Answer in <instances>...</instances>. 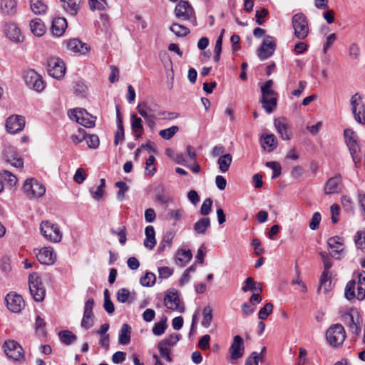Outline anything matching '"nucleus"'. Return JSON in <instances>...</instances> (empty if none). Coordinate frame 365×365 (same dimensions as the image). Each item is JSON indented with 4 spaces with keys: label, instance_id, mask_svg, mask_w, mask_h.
<instances>
[{
    "label": "nucleus",
    "instance_id": "nucleus-1",
    "mask_svg": "<svg viewBox=\"0 0 365 365\" xmlns=\"http://www.w3.org/2000/svg\"><path fill=\"white\" fill-rule=\"evenodd\" d=\"M292 25L294 36L299 39H305L309 34L308 20L302 13H297L292 18Z\"/></svg>",
    "mask_w": 365,
    "mask_h": 365
},
{
    "label": "nucleus",
    "instance_id": "nucleus-2",
    "mask_svg": "<svg viewBox=\"0 0 365 365\" xmlns=\"http://www.w3.org/2000/svg\"><path fill=\"white\" fill-rule=\"evenodd\" d=\"M30 294L36 302H42L46 295V289L41 279L37 272L31 274L29 277Z\"/></svg>",
    "mask_w": 365,
    "mask_h": 365
},
{
    "label": "nucleus",
    "instance_id": "nucleus-3",
    "mask_svg": "<svg viewBox=\"0 0 365 365\" xmlns=\"http://www.w3.org/2000/svg\"><path fill=\"white\" fill-rule=\"evenodd\" d=\"M346 143L349 148L350 154L356 167L361 161L360 147L358 143V136L351 129L344 130Z\"/></svg>",
    "mask_w": 365,
    "mask_h": 365
},
{
    "label": "nucleus",
    "instance_id": "nucleus-4",
    "mask_svg": "<svg viewBox=\"0 0 365 365\" xmlns=\"http://www.w3.org/2000/svg\"><path fill=\"white\" fill-rule=\"evenodd\" d=\"M175 14L178 19L189 21L194 26H197L195 11L188 1H180L175 8Z\"/></svg>",
    "mask_w": 365,
    "mask_h": 365
},
{
    "label": "nucleus",
    "instance_id": "nucleus-5",
    "mask_svg": "<svg viewBox=\"0 0 365 365\" xmlns=\"http://www.w3.org/2000/svg\"><path fill=\"white\" fill-rule=\"evenodd\" d=\"M326 339L332 346L341 345L346 339L344 327L340 324L331 325L326 331Z\"/></svg>",
    "mask_w": 365,
    "mask_h": 365
},
{
    "label": "nucleus",
    "instance_id": "nucleus-6",
    "mask_svg": "<svg viewBox=\"0 0 365 365\" xmlns=\"http://www.w3.org/2000/svg\"><path fill=\"white\" fill-rule=\"evenodd\" d=\"M40 230L43 237L51 242H59L62 239L58 226L49 221H43L40 225Z\"/></svg>",
    "mask_w": 365,
    "mask_h": 365
},
{
    "label": "nucleus",
    "instance_id": "nucleus-7",
    "mask_svg": "<svg viewBox=\"0 0 365 365\" xmlns=\"http://www.w3.org/2000/svg\"><path fill=\"white\" fill-rule=\"evenodd\" d=\"M1 155L3 158L15 168H23L24 160L16 148L9 143L2 145Z\"/></svg>",
    "mask_w": 365,
    "mask_h": 365
},
{
    "label": "nucleus",
    "instance_id": "nucleus-8",
    "mask_svg": "<svg viewBox=\"0 0 365 365\" xmlns=\"http://www.w3.org/2000/svg\"><path fill=\"white\" fill-rule=\"evenodd\" d=\"M23 188L26 196L30 199L40 197L46 192L44 185L34 178L27 179Z\"/></svg>",
    "mask_w": 365,
    "mask_h": 365
},
{
    "label": "nucleus",
    "instance_id": "nucleus-9",
    "mask_svg": "<svg viewBox=\"0 0 365 365\" xmlns=\"http://www.w3.org/2000/svg\"><path fill=\"white\" fill-rule=\"evenodd\" d=\"M136 110L142 117H163L166 114L165 111L159 110L158 104L152 102H140Z\"/></svg>",
    "mask_w": 365,
    "mask_h": 365
},
{
    "label": "nucleus",
    "instance_id": "nucleus-10",
    "mask_svg": "<svg viewBox=\"0 0 365 365\" xmlns=\"http://www.w3.org/2000/svg\"><path fill=\"white\" fill-rule=\"evenodd\" d=\"M3 348L6 355L14 361H21L24 358V351L21 346L14 340H7Z\"/></svg>",
    "mask_w": 365,
    "mask_h": 365
},
{
    "label": "nucleus",
    "instance_id": "nucleus-11",
    "mask_svg": "<svg viewBox=\"0 0 365 365\" xmlns=\"http://www.w3.org/2000/svg\"><path fill=\"white\" fill-rule=\"evenodd\" d=\"M47 71L50 76L60 79L65 75L66 66L63 61L59 58L51 57L47 61Z\"/></svg>",
    "mask_w": 365,
    "mask_h": 365
},
{
    "label": "nucleus",
    "instance_id": "nucleus-12",
    "mask_svg": "<svg viewBox=\"0 0 365 365\" xmlns=\"http://www.w3.org/2000/svg\"><path fill=\"white\" fill-rule=\"evenodd\" d=\"M351 110L355 120L360 124H365V108L361 96L356 93L351 98Z\"/></svg>",
    "mask_w": 365,
    "mask_h": 365
},
{
    "label": "nucleus",
    "instance_id": "nucleus-13",
    "mask_svg": "<svg viewBox=\"0 0 365 365\" xmlns=\"http://www.w3.org/2000/svg\"><path fill=\"white\" fill-rule=\"evenodd\" d=\"M24 81L29 88L37 92L42 91L45 88V83L42 77L34 70H29L26 73Z\"/></svg>",
    "mask_w": 365,
    "mask_h": 365
},
{
    "label": "nucleus",
    "instance_id": "nucleus-14",
    "mask_svg": "<svg viewBox=\"0 0 365 365\" xmlns=\"http://www.w3.org/2000/svg\"><path fill=\"white\" fill-rule=\"evenodd\" d=\"M276 43L274 38L270 36H266L263 39L262 45L257 50L258 57L261 60H265L274 53Z\"/></svg>",
    "mask_w": 365,
    "mask_h": 365
},
{
    "label": "nucleus",
    "instance_id": "nucleus-15",
    "mask_svg": "<svg viewBox=\"0 0 365 365\" xmlns=\"http://www.w3.org/2000/svg\"><path fill=\"white\" fill-rule=\"evenodd\" d=\"M5 301L7 308L14 313L20 312L24 307L22 297L14 292L9 293L5 297Z\"/></svg>",
    "mask_w": 365,
    "mask_h": 365
},
{
    "label": "nucleus",
    "instance_id": "nucleus-16",
    "mask_svg": "<svg viewBox=\"0 0 365 365\" xmlns=\"http://www.w3.org/2000/svg\"><path fill=\"white\" fill-rule=\"evenodd\" d=\"M94 306V300L93 299H88L84 306L83 315L81 322V326L84 329H88L93 326L94 315L93 308Z\"/></svg>",
    "mask_w": 365,
    "mask_h": 365
},
{
    "label": "nucleus",
    "instance_id": "nucleus-17",
    "mask_svg": "<svg viewBox=\"0 0 365 365\" xmlns=\"http://www.w3.org/2000/svg\"><path fill=\"white\" fill-rule=\"evenodd\" d=\"M25 126V118L22 115H14L9 117L6 121V130L11 134L21 131Z\"/></svg>",
    "mask_w": 365,
    "mask_h": 365
},
{
    "label": "nucleus",
    "instance_id": "nucleus-18",
    "mask_svg": "<svg viewBox=\"0 0 365 365\" xmlns=\"http://www.w3.org/2000/svg\"><path fill=\"white\" fill-rule=\"evenodd\" d=\"M164 304L172 311H178L180 313L185 312L184 305L181 303L180 297L176 292L167 293L164 298Z\"/></svg>",
    "mask_w": 365,
    "mask_h": 365
},
{
    "label": "nucleus",
    "instance_id": "nucleus-19",
    "mask_svg": "<svg viewBox=\"0 0 365 365\" xmlns=\"http://www.w3.org/2000/svg\"><path fill=\"white\" fill-rule=\"evenodd\" d=\"M6 36L12 42H21L24 36L18 25L13 22H7L4 24V29Z\"/></svg>",
    "mask_w": 365,
    "mask_h": 365
},
{
    "label": "nucleus",
    "instance_id": "nucleus-20",
    "mask_svg": "<svg viewBox=\"0 0 365 365\" xmlns=\"http://www.w3.org/2000/svg\"><path fill=\"white\" fill-rule=\"evenodd\" d=\"M245 351L244 340L239 336L233 337L232 343L229 348V353L232 360H237L242 357Z\"/></svg>",
    "mask_w": 365,
    "mask_h": 365
},
{
    "label": "nucleus",
    "instance_id": "nucleus-21",
    "mask_svg": "<svg viewBox=\"0 0 365 365\" xmlns=\"http://www.w3.org/2000/svg\"><path fill=\"white\" fill-rule=\"evenodd\" d=\"M343 188L342 179L340 175L330 178L324 185V192L326 195L341 192Z\"/></svg>",
    "mask_w": 365,
    "mask_h": 365
},
{
    "label": "nucleus",
    "instance_id": "nucleus-22",
    "mask_svg": "<svg viewBox=\"0 0 365 365\" xmlns=\"http://www.w3.org/2000/svg\"><path fill=\"white\" fill-rule=\"evenodd\" d=\"M36 258L41 264L51 265L54 264L56 255L51 247H45L38 251Z\"/></svg>",
    "mask_w": 365,
    "mask_h": 365
},
{
    "label": "nucleus",
    "instance_id": "nucleus-23",
    "mask_svg": "<svg viewBox=\"0 0 365 365\" xmlns=\"http://www.w3.org/2000/svg\"><path fill=\"white\" fill-rule=\"evenodd\" d=\"M66 28L67 21L65 18L56 17L53 19L51 30L53 36L56 37L61 36Z\"/></svg>",
    "mask_w": 365,
    "mask_h": 365
},
{
    "label": "nucleus",
    "instance_id": "nucleus-24",
    "mask_svg": "<svg viewBox=\"0 0 365 365\" xmlns=\"http://www.w3.org/2000/svg\"><path fill=\"white\" fill-rule=\"evenodd\" d=\"M328 246L331 250L330 255L333 257H336L337 255H341L344 252L343 243L341 242L340 237L338 236L330 237L327 242Z\"/></svg>",
    "mask_w": 365,
    "mask_h": 365
},
{
    "label": "nucleus",
    "instance_id": "nucleus-25",
    "mask_svg": "<svg viewBox=\"0 0 365 365\" xmlns=\"http://www.w3.org/2000/svg\"><path fill=\"white\" fill-rule=\"evenodd\" d=\"M274 127L284 140L290 139V135L288 132V125L284 118H277L274 122Z\"/></svg>",
    "mask_w": 365,
    "mask_h": 365
},
{
    "label": "nucleus",
    "instance_id": "nucleus-26",
    "mask_svg": "<svg viewBox=\"0 0 365 365\" xmlns=\"http://www.w3.org/2000/svg\"><path fill=\"white\" fill-rule=\"evenodd\" d=\"M66 45L70 51L75 53H85L88 51L86 44L77 38H73L67 41L66 42Z\"/></svg>",
    "mask_w": 365,
    "mask_h": 365
},
{
    "label": "nucleus",
    "instance_id": "nucleus-27",
    "mask_svg": "<svg viewBox=\"0 0 365 365\" xmlns=\"http://www.w3.org/2000/svg\"><path fill=\"white\" fill-rule=\"evenodd\" d=\"M0 9L3 14L13 16L16 13L17 1L16 0H1Z\"/></svg>",
    "mask_w": 365,
    "mask_h": 365
},
{
    "label": "nucleus",
    "instance_id": "nucleus-28",
    "mask_svg": "<svg viewBox=\"0 0 365 365\" xmlns=\"http://www.w3.org/2000/svg\"><path fill=\"white\" fill-rule=\"evenodd\" d=\"M130 125L132 131L135 138H140L143 133V120L135 113L130 115Z\"/></svg>",
    "mask_w": 365,
    "mask_h": 365
},
{
    "label": "nucleus",
    "instance_id": "nucleus-29",
    "mask_svg": "<svg viewBox=\"0 0 365 365\" xmlns=\"http://www.w3.org/2000/svg\"><path fill=\"white\" fill-rule=\"evenodd\" d=\"M268 93L266 90L263 91V96L260 99L262 108L267 113H271L277 106V96H271L269 101H267V95Z\"/></svg>",
    "mask_w": 365,
    "mask_h": 365
},
{
    "label": "nucleus",
    "instance_id": "nucleus-30",
    "mask_svg": "<svg viewBox=\"0 0 365 365\" xmlns=\"http://www.w3.org/2000/svg\"><path fill=\"white\" fill-rule=\"evenodd\" d=\"M145 239L144 240V246L148 250H152L156 244L155 232L152 225H148L145 230Z\"/></svg>",
    "mask_w": 365,
    "mask_h": 365
},
{
    "label": "nucleus",
    "instance_id": "nucleus-31",
    "mask_svg": "<svg viewBox=\"0 0 365 365\" xmlns=\"http://www.w3.org/2000/svg\"><path fill=\"white\" fill-rule=\"evenodd\" d=\"M31 31L36 36L41 37L46 32V26L41 19L36 18L30 21Z\"/></svg>",
    "mask_w": 365,
    "mask_h": 365
},
{
    "label": "nucleus",
    "instance_id": "nucleus-32",
    "mask_svg": "<svg viewBox=\"0 0 365 365\" xmlns=\"http://www.w3.org/2000/svg\"><path fill=\"white\" fill-rule=\"evenodd\" d=\"M131 338V327L128 324H123L119 331L118 343L122 345H127L130 343Z\"/></svg>",
    "mask_w": 365,
    "mask_h": 365
},
{
    "label": "nucleus",
    "instance_id": "nucleus-33",
    "mask_svg": "<svg viewBox=\"0 0 365 365\" xmlns=\"http://www.w3.org/2000/svg\"><path fill=\"white\" fill-rule=\"evenodd\" d=\"M331 272H323L319 279V285L317 291L319 292L323 289V292L327 294L331 288Z\"/></svg>",
    "mask_w": 365,
    "mask_h": 365
},
{
    "label": "nucleus",
    "instance_id": "nucleus-34",
    "mask_svg": "<svg viewBox=\"0 0 365 365\" xmlns=\"http://www.w3.org/2000/svg\"><path fill=\"white\" fill-rule=\"evenodd\" d=\"M81 0H62L64 10L71 15H76L80 7Z\"/></svg>",
    "mask_w": 365,
    "mask_h": 365
},
{
    "label": "nucleus",
    "instance_id": "nucleus-35",
    "mask_svg": "<svg viewBox=\"0 0 365 365\" xmlns=\"http://www.w3.org/2000/svg\"><path fill=\"white\" fill-rule=\"evenodd\" d=\"M232 162V156L230 153L224 154L218 158L217 164L221 173H225L229 170Z\"/></svg>",
    "mask_w": 365,
    "mask_h": 365
},
{
    "label": "nucleus",
    "instance_id": "nucleus-36",
    "mask_svg": "<svg viewBox=\"0 0 365 365\" xmlns=\"http://www.w3.org/2000/svg\"><path fill=\"white\" fill-rule=\"evenodd\" d=\"M210 227V220L209 217H203L197 220L193 227L195 232L200 235H204L207 228Z\"/></svg>",
    "mask_w": 365,
    "mask_h": 365
},
{
    "label": "nucleus",
    "instance_id": "nucleus-37",
    "mask_svg": "<svg viewBox=\"0 0 365 365\" xmlns=\"http://www.w3.org/2000/svg\"><path fill=\"white\" fill-rule=\"evenodd\" d=\"M31 11L37 15L44 14L48 9V6L42 0H30Z\"/></svg>",
    "mask_w": 365,
    "mask_h": 365
},
{
    "label": "nucleus",
    "instance_id": "nucleus-38",
    "mask_svg": "<svg viewBox=\"0 0 365 365\" xmlns=\"http://www.w3.org/2000/svg\"><path fill=\"white\" fill-rule=\"evenodd\" d=\"M245 286H243L242 288L244 292H247L248 291H259L260 292H262V283L255 282L254 279L252 277L247 278L245 281Z\"/></svg>",
    "mask_w": 365,
    "mask_h": 365
},
{
    "label": "nucleus",
    "instance_id": "nucleus-39",
    "mask_svg": "<svg viewBox=\"0 0 365 365\" xmlns=\"http://www.w3.org/2000/svg\"><path fill=\"white\" fill-rule=\"evenodd\" d=\"M262 138H263L264 141L262 143V147L264 150H266V146H267V151L272 152L274 149L276 148L277 142L276 140V137L273 134H267L262 135Z\"/></svg>",
    "mask_w": 365,
    "mask_h": 365
},
{
    "label": "nucleus",
    "instance_id": "nucleus-40",
    "mask_svg": "<svg viewBox=\"0 0 365 365\" xmlns=\"http://www.w3.org/2000/svg\"><path fill=\"white\" fill-rule=\"evenodd\" d=\"M344 321L346 322V326L349 329V331L356 334L359 335L360 333V328L358 326V322H355L354 317L351 314L349 313L344 316Z\"/></svg>",
    "mask_w": 365,
    "mask_h": 365
},
{
    "label": "nucleus",
    "instance_id": "nucleus-41",
    "mask_svg": "<svg viewBox=\"0 0 365 365\" xmlns=\"http://www.w3.org/2000/svg\"><path fill=\"white\" fill-rule=\"evenodd\" d=\"M58 336L61 342L66 345L72 344L77 339L76 336L68 330L61 331Z\"/></svg>",
    "mask_w": 365,
    "mask_h": 365
},
{
    "label": "nucleus",
    "instance_id": "nucleus-42",
    "mask_svg": "<svg viewBox=\"0 0 365 365\" xmlns=\"http://www.w3.org/2000/svg\"><path fill=\"white\" fill-rule=\"evenodd\" d=\"M95 26L103 32H108L110 29L109 17L107 14H101L100 20L95 22Z\"/></svg>",
    "mask_w": 365,
    "mask_h": 365
},
{
    "label": "nucleus",
    "instance_id": "nucleus-43",
    "mask_svg": "<svg viewBox=\"0 0 365 365\" xmlns=\"http://www.w3.org/2000/svg\"><path fill=\"white\" fill-rule=\"evenodd\" d=\"M192 257V255L190 250H180L177 253L176 262L183 266L191 259Z\"/></svg>",
    "mask_w": 365,
    "mask_h": 365
},
{
    "label": "nucleus",
    "instance_id": "nucleus-44",
    "mask_svg": "<svg viewBox=\"0 0 365 365\" xmlns=\"http://www.w3.org/2000/svg\"><path fill=\"white\" fill-rule=\"evenodd\" d=\"M170 30L178 37H184L190 34V29L187 27L177 23L173 24Z\"/></svg>",
    "mask_w": 365,
    "mask_h": 365
},
{
    "label": "nucleus",
    "instance_id": "nucleus-45",
    "mask_svg": "<svg viewBox=\"0 0 365 365\" xmlns=\"http://www.w3.org/2000/svg\"><path fill=\"white\" fill-rule=\"evenodd\" d=\"M356 298L359 300L365 299V272L359 275Z\"/></svg>",
    "mask_w": 365,
    "mask_h": 365
},
{
    "label": "nucleus",
    "instance_id": "nucleus-46",
    "mask_svg": "<svg viewBox=\"0 0 365 365\" xmlns=\"http://www.w3.org/2000/svg\"><path fill=\"white\" fill-rule=\"evenodd\" d=\"M203 319L201 324L205 328H208L212 321V309L210 306L205 307L202 310Z\"/></svg>",
    "mask_w": 365,
    "mask_h": 365
},
{
    "label": "nucleus",
    "instance_id": "nucleus-47",
    "mask_svg": "<svg viewBox=\"0 0 365 365\" xmlns=\"http://www.w3.org/2000/svg\"><path fill=\"white\" fill-rule=\"evenodd\" d=\"M106 186V180L105 179L102 178L100 180V185L96 187V190H94V187L90 188V192L92 195L93 198L99 200L102 198L103 194H104V188Z\"/></svg>",
    "mask_w": 365,
    "mask_h": 365
},
{
    "label": "nucleus",
    "instance_id": "nucleus-48",
    "mask_svg": "<svg viewBox=\"0 0 365 365\" xmlns=\"http://www.w3.org/2000/svg\"><path fill=\"white\" fill-rule=\"evenodd\" d=\"M167 318L165 317L159 322L155 323L153 327L152 332L155 336L163 334L168 327Z\"/></svg>",
    "mask_w": 365,
    "mask_h": 365
},
{
    "label": "nucleus",
    "instance_id": "nucleus-49",
    "mask_svg": "<svg viewBox=\"0 0 365 365\" xmlns=\"http://www.w3.org/2000/svg\"><path fill=\"white\" fill-rule=\"evenodd\" d=\"M173 236L171 232L167 233L164 237L163 240L160 242L158 247V252L162 253L165 250L166 247H171L172 245V240H173Z\"/></svg>",
    "mask_w": 365,
    "mask_h": 365
},
{
    "label": "nucleus",
    "instance_id": "nucleus-50",
    "mask_svg": "<svg viewBox=\"0 0 365 365\" xmlns=\"http://www.w3.org/2000/svg\"><path fill=\"white\" fill-rule=\"evenodd\" d=\"M156 280L155 274L147 272L145 276L142 277L140 279V283L143 287H151L153 286Z\"/></svg>",
    "mask_w": 365,
    "mask_h": 365
},
{
    "label": "nucleus",
    "instance_id": "nucleus-51",
    "mask_svg": "<svg viewBox=\"0 0 365 365\" xmlns=\"http://www.w3.org/2000/svg\"><path fill=\"white\" fill-rule=\"evenodd\" d=\"M179 130V128L176 125L171 126L168 128L161 130L159 132L160 136L165 140L172 138Z\"/></svg>",
    "mask_w": 365,
    "mask_h": 365
},
{
    "label": "nucleus",
    "instance_id": "nucleus-52",
    "mask_svg": "<svg viewBox=\"0 0 365 365\" xmlns=\"http://www.w3.org/2000/svg\"><path fill=\"white\" fill-rule=\"evenodd\" d=\"M80 124L86 128H92L95 125V119L93 116L90 115L85 110V114L81 115V116Z\"/></svg>",
    "mask_w": 365,
    "mask_h": 365
},
{
    "label": "nucleus",
    "instance_id": "nucleus-53",
    "mask_svg": "<svg viewBox=\"0 0 365 365\" xmlns=\"http://www.w3.org/2000/svg\"><path fill=\"white\" fill-rule=\"evenodd\" d=\"M88 4L91 11H103L108 6L106 0H88Z\"/></svg>",
    "mask_w": 365,
    "mask_h": 365
},
{
    "label": "nucleus",
    "instance_id": "nucleus-54",
    "mask_svg": "<svg viewBox=\"0 0 365 365\" xmlns=\"http://www.w3.org/2000/svg\"><path fill=\"white\" fill-rule=\"evenodd\" d=\"M273 86V81L268 80L263 85L261 86L262 96H263V91L266 90L268 94L267 95V101L270 99L271 96H277V94L272 88Z\"/></svg>",
    "mask_w": 365,
    "mask_h": 365
},
{
    "label": "nucleus",
    "instance_id": "nucleus-55",
    "mask_svg": "<svg viewBox=\"0 0 365 365\" xmlns=\"http://www.w3.org/2000/svg\"><path fill=\"white\" fill-rule=\"evenodd\" d=\"M266 166L272 170V178L274 179L281 175L282 167L278 162L269 161L266 163Z\"/></svg>",
    "mask_w": 365,
    "mask_h": 365
},
{
    "label": "nucleus",
    "instance_id": "nucleus-56",
    "mask_svg": "<svg viewBox=\"0 0 365 365\" xmlns=\"http://www.w3.org/2000/svg\"><path fill=\"white\" fill-rule=\"evenodd\" d=\"M355 285L356 282L354 280H350L346 285L345 287V297L350 300L355 297Z\"/></svg>",
    "mask_w": 365,
    "mask_h": 365
},
{
    "label": "nucleus",
    "instance_id": "nucleus-57",
    "mask_svg": "<svg viewBox=\"0 0 365 365\" xmlns=\"http://www.w3.org/2000/svg\"><path fill=\"white\" fill-rule=\"evenodd\" d=\"M273 304L272 303H267L262 308L260 309L258 317L261 320H264L272 312Z\"/></svg>",
    "mask_w": 365,
    "mask_h": 365
},
{
    "label": "nucleus",
    "instance_id": "nucleus-58",
    "mask_svg": "<svg viewBox=\"0 0 365 365\" xmlns=\"http://www.w3.org/2000/svg\"><path fill=\"white\" fill-rule=\"evenodd\" d=\"M355 243L359 249L365 251V230L359 231L355 236Z\"/></svg>",
    "mask_w": 365,
    "mask_h": 365
},
{
    "label": "nucleus",
    "instance_id": "nucleus-59",
    "mask_svg": "<svg viewBox=\"0 0 365 365\" xmlns=\"http://www.w3.org/2000/svg\"><path fill=\"white\" fill-rule=\"evenodd\" d=\"M2 178L6 180L10 186H14L17 182L16 177L11 172L7 170H3L0 173Z\"/></svg>",
    "mask_w": 365,
    "mask_h": 365
},
{
    "label": "nucleus",
    "instance_id": "nucleus-60",
    "mask_svg": "<svg viewBox=\"0 0 365 365\" xmlns=\"http://www.w3.org/2000/svg\"><path fill=\"white\" fill-rule=\"evenodd\" d=\"M83 114H85V110L81 108L71 109L68 111L69 118L73 120H76L79 124L81 119V116Z\"/></svg>",
    "mask_w": 365,
    "mask_h": 365
},
{
    "label": "nucleus",
    "instance_id": "nucleus-61",
    "mask_svg": "<svg viewBox=\"0 0 365 365\" xmlns=\"http://www.w3.org/2000/svg\"><path fill=\"white\" fill-rule=\"evenodd\" d=\"M115 187L118 188V191L117 192V197L120 200H123L125 197V193L128 190V186L125 182L123 181H119L115 182Z\"/></svg>",
    "mask_w": 365,
    "mask_h": 365
},
{
    "label": "nucleus",
    "instance_id": "nucleus-62",
    "mask_svg": "<svg viewBox=\"0 0 365 365\" xmlns=\"http://www.w3.org/2000/svg\"><path fill=\"white\" fill-rule=\"evenodd\" d=\"M71 138L75 144L81 143L86 138V133L85 130L83 128H78L77 133L72 134Z\"/></svg>",
    "mask_w": 365,
    "mask_h": 365
},
{
    "label": "nucleus",
    "instance_id": "nucleus-63",
    "mask_svg": "<svg viewBox=\"0 0 365 365\" xmlns=\"http://www.w3.org/2000/svg\"><path fill=\"white\" fill-rule=\"evenodd\" d=\"M179 341V335L176 333H173L169 335L167 338L160 341L159 343L162 344L165 346H173Z\"/></svg>",
    "mask_w": 365,
    "mask_h": 365
},
{
    "label": "nucleus",
    "instance_id": "nucleus-64",
    "mask_svg": "<svg viewBox=\"0 0 365 365\" xmlns=\"http://www.w3.org/2000/svg\"><path fill=\"white\" fill-rule=\"evenodd\" d=\"M212 200L210 198L205 199L200 207V214L203 216H207L210 214L212 210Z\"/></svg>",
    "mask_w": 365,
    "mask_h": 365
}]
</instances>
